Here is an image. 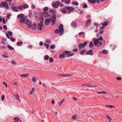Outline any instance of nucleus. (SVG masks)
<instances>
[{
  "label": "nucleus",
  "mask_w": 122,
  "mask_h": 122,
  "mask_svg": "<svg viewBox=\"0 0 122 122\" xmlns=\"http://www.w3.org/2000/svg\"><path fill=\"white\" fill-rule=\"evenodd\" d=\"M99 40L100 41H103V38L102 36H101L99 38L93 39V41L94 42V44L95 46H96L97 47H99L102 45V43L101 42H98Z\"/></svg>",
  "instance_id": "obj_1"
},
{
  "label": "nucleus",
  "mask_w": 122,
  "mask_h": 122,
  "mask_svg": "<svg viewBox=\"0 0 122 122\" xmlns=\"http://www.w3.org/2000/svg\"><path fill=\"white\" fill-rule=\"evenodd\" d=\"M1 4L2 6L4 8H5L6 10H8L9 8L7 2L6 1L1 2Z\"/></svg>",
  "instance_id": "obj_2"
},
{
  "label": "nucleus",
  "mask_w": 122,
  "mask_h": 122,
  "mask_svg": "<svg viewBox=\"0 0 122 122\" xmlns=\"http://www.w3.org/2000/svg\"><path fill=\"white\" fill-rule=\"evenodd\" d=\"M43 21H40V23L38 24L37 26V28L38 30H42V28L43 27Z\"/></svg>",
  "instance_id": "obj_3"
},
{
  "label": "nucleus",
  "mask_w": 122,
  "mask_h": 122,
  "mask_svg": "<svg viewBox=\"0 0 122 122\" xmlns=\"http://www.w3.org/2000/svg\"><path fill=\"white\" fill-rule=\"evenodd\" d=\"M59 29L61 32V33H59V35L61 36L63 34L64 31L63 25L61 24H60L59 26Z\"/></svg>",
  "instance_id": "obj_4"
},
{
  "label": "nucleus",
  "mask_w": 122,
  "mask_h": 122,
  "mask_svg": "<svg viewBox=\"0 0 122 122\" xmlns=\"http://www.w3.org/2000/svg\"><path fill=\"white\" fill-rule=\"evenodd\" d=\"M88 1L91 4H95L96 2L97 3H99L100 1L99 0H88Z\"/></svg>",
  "instance_id": "obj_5"
},
{
  "label": "nucleus",
  "mask_w": 122,
  "mask_h": 122,
  "mask_svg": "<svg viewBox=\"0 0 122 122\" xmlns=\"http://www.w3.org/2000/svg\"><path fill=\"white\" fill-rule=\"evenodd\" d=\"M10 8L14 12H18L19 11V10L17 9V8L16 6L13 7H10Z\"/></svg>",
  "instance_id": "obj_6"
},
{
  "label": "nucleus",
  "mask_w": 122,
  "mask_h": 122,
  "mask_svg": "<svg viewBox=\"0 0 122 122\" xmlns=\"http://www.w3.org/2000/svg\"><path fill=\"white\" fill-rule=\"evenodd\" d=\"M86 55H93V53L92 52V50L90 49L89 50L87 51L86 52Z\"/></svg>",
  "instance_id": "obj_7"
},
{
  "label": "nucleus",
  "mask_w": 122,
  "mask_h": 122,
  "mask_svg": "<svg viewBox=\"0 0 122 122\" xmlns=\"http://www.w3.org/2000/svg\"><path fill=\"white\" fill-rule=\"evenodd\" d=\"M64 8L67 10L71 11L73 10L74 9V8L72 7H68V6H65Z\"/></svg>",
  "instance_id": "obj_8"
},
{
  "label": "nucleus",
  "mask_w": 122,
  "mask_h": 122,
  "mask_svg": "<svg viewBox=\"0 0 122 122\" xmlns=\"http://www.w3.org/2000/svg\"><path fill=\"white\" fill-rule=\"evenodd\" d=\"M77 24L76 21H74L71 24V26L73 28H76L77 26Z\"/></svg>",
  "instance_id": "obj_9"
},
{
  "label": "nucleus",
  "mask_w": 122,
  "mask_h": 122,
  "mask_svg": "<svg viewBox=\"0 0 122 122\" xmlns=\"http://www.w3.org/2000/svg\"><path fill=\"white\" fill-rule=\"evenodd\" d=\"M50 18L48 19H47L45 20L44 23L46 25H48L50 24Z\"/></svg>",
  "instance_id": "obj_10"
},
{
  "label": "nucleus",
  "mask_w": 122,
  "mask_h": 122,
  "mask_svg": "<svg viewBox=\"0 0 122 122\" xmlns=\"http://www.w3.org/2000/svg\"><path fill=\"white\" fill-rule=\"evenodd\" d=\"M56 4L58 6V7L59 6L61 7H62L63 6V4L59 1H56Z\"/></svg>",
  "instance_id": "obj_11"
},
{
  "label": "nucleus",
  "mask_w": 122,
  "mask_h": 122,
  "mask_svg": "<svg viewBox=\"0 0 122 122\" xmlns=\"http://www.w3.org/2000/svg\"><path fill=\"white\" fill-rule=\"evenodd\" d=\"M36 23H34L32 25H31V26H30L31 27L32 29L33 30H35L36 28Z\"/></svg>",
  "instance_id": "obj_12"
},
{
  "label": "nucleus",
  "mask_w": 122,
  "mask_h": 122,
  "mask_svg": "<svg viewBox=\"0 0 122 122\" xmlns=\"http://www.w3.org/2000/svg\"><path fill=\"white\" fill-rule=\"evenodd\" d=\"M43 15L44 17H46L49 16L50 15L49 14L48 12H45L44 13Z\"/></svg>",
  "instance_id": "obj_13"
},
{
  "label": "nucleus",
  "mask_w": 122,
  "mask_h": 122,
  "mask_svg": "<svg viewBox=\"0 0 122 122\" xmlns=\"http://www.w3.org/2000/svg\"><path fill=\"white\" fill-rule=\"evenodd\" d=\"M52 6L54 7L55 8H58V6L57 5L56 2H53L52 3Z\"/></svg>",
  "instance_id": "obj_14"
},
{
  "label": "nucleus",
  "mask_w": 122,
  "mask_h": 122,
  "mask_svg": "<svg viewBox=\"0 0 122 122\" xmlns=\"http://www.w3.org/2000/svg\"><path fill=\"white\" fill-rule=\"evenodd\" d=\"M50 21H52L51 24L52 25H54L55 24V20L54 19H52L51 18H50Z\"/></svg>",
  "instance_id": "obj_15"
},
{
  "label": "nucleus",
  "mask_w": 122,
  "mask_h": 122,
  "mask_svg": "<svg viewBox=\"0 0 122 122\" xmlns=\"http://www.w3.org/2000/svg\"><path fill=\"white\" fill-rule=\"evenodd\" d=\"M25 18L23 17L21 18L20 20V22L21 23H23L25 22Z\"/></svg>",
  "instance_id": "obj_16"
},
{
  "label": "nucleus",
  "mask_w": 122,
  "mask_h": 122,
  "mask_svg": "<svg viewBox=\"0 0 122 122\" xmlns=\"http://www.w3.org/2000/svg\"><path fill=\"white\" fill-rule=\"evenodd\" d=\"M25 23L29 26V27H30V26H31V25L32 24L31 23L29 22L28 20H26Z\"/></svg>",
  "instance_id": "obj_17"
},
{
  "label": "nucleus",
  "mask_w": 122,
  "mask_h": 122,
  "mask_svg": "<svg viewBox=\"0 0 122 122\" xmlns=\"http://www.w3.org/2000/svg\"><path fill=\"white\" fill-rule=\"evenodd\" d=\"M24 16V15L23 14H21L18 15L17 16V18H21Z\"/></svg>",
  "instance_id": "obj_18"
},
{
  "label": "nucleus",
  "mask_w": 122,
  "mask_h": 122,
  "mask_svg": "<svg viewBox=\"0 0 122 122\" xmlns=\"http://www.w3.org/2000/svg\"><path fill=\"white\" fill-rule=\"evenodd\" d=\"M71 52L70 51H63V53L64 55H68V54L70 53Z\"/></svg>",
  "instance_id": "obj_19"
},
{
  "label": "nucleus",
  "mask_w": 122,
  "mask_h": 122,
  "mask_svg": "<svg viewBox=\"0 0 122 122\" xmlns=\"http://www.w3.org/2000/svg\"><path fill=\"white\" fill-rule=\"evenodd\" d=\"M65 3L68 5H69L70 3V0H65L64 1Z\"/></svg>",
  "instance_id": "obj_20"
},
{
  "label": "nucleus",
  "mask_w": 122,
  "mask_h": 122,
  "mask_svg": "<svg viewBox=\"0 0 122 122\" xmlns=\"http://www.w3.org/2000/svg\"><path fill=\"white\" fill-rule=\"evenodd\" d=\"M91 21V19H89L87 21L85 24L86 26H87L89 25V24L90 22Z\"/></svg>",
  "instance_id": "obj_21"
},
{
  "label": "nucleus",
  "mask_w": 122,
  "mask_h": 122,
  "mask_svg": "<svg viewBox=\"0 0 122 122\" xmlns=\"http://www.w3.org/2000/svg\"><path fill=\"white\" fill-rule=\"evenodd\" d=\"M49 12L50 13L54 14L56 13V11L55 10L53 9L50 10L49 11Z\"/></svg>",
  "instance_id": "obj_22"
},
{
  "label": "nucleus",
  "mask_w": 122,
  "mask_h": 122,
  "mask_svg": "<svg viewBox=\"0 0 122 122\" xmlns=\"http://www.w3.org/2000/svg\"><path fill=\"white\" fill-rule=\"evenodd\" d=\"M54 32L56 33H58L59 32L60 33L61 32L59 29H57L55 30Z\"/></svg>",
  "instance_id": "obj_23"
},
{
  "label": "nucleus",
  "mask_w": 122,
  "mask_h": 122,
  "mask_svg": "<svg viewBox=\"0 0 122 122\" xmlns=\"http://www.w3.org/2000/svg\"><path fill=\"white\" fill-rule=\"evenodd\" d=\"M29 75V74H23L21 75L20 76L23 77H27Z\"/></svg>",
  "instance_id": "obj_24"
},
{
  "label": "nucleus",
  "mask_w": 122,
  "mask_h": 122,
  "mask_svg": "<svg viewBox=\"0 0 122 122\" xmlns=\"http://www.w3.org/2000/svg\"><path fill=\"white\" fill-rule=\"evenodd\" d=\"M7 47L10 50H13L14 49V48L10 46L7 45Z\"/></svg>",
  "instance_id": "obj_25"
},
{
  "label": "nucleus",
  "mask_w": 122,
  "mask_h": 122,
  "mask_svg": "<svg viewBox=\"0 0 122 122\" xmlns=\"http://www.w3.org/2000/svg\"><path fill=\"white\" fill-rule=\"evenodd\" d=\"M65 57V55L63 54H61L59 56V57L61 58H63Z\"/></svg>",
  "instance_id": "obj_26"
},
{
  "label": "nucleus",
  "mask_w": 122,
  "mask_h": 122,
  "mask_svg": "<svg viewBox=\"0 0 122 122\" xmlns=\"http://www.w3.org/2000/svg\"><path fill=\"white\" fill-rule=\"evenodd\" d=\"M72 4L75 5H78V3L76 1H73L72 2Z\"/></svg>",
  "instance_id": "obj_27"
},
{
  "label": "nucleus",
  "mask_w": 122,
  "mask_h": 122,
  "mask_svg": "<svg viewBox=\"0 0 122 122\" xmlns=\"http://www.w3.org/2000/svg\"><path fill=\"white\" fill-rule=\"evenodd\" d=\"M79 50L81 49L82 47V43H81L79 44L78 46Z\"/></svg>",
  "instance_id": "obj_28"
},
{
  "label": "nucleus",
  "mask_w": 122,
  "mask_h": 122,
  "mask_svg": "<svg viewBox=\"0 0 122 122\" xmlns=\"http://www.w3.org/2000/svg\"><path fill=\"white\" fill-rule=\"evenodd\" d=\"M86 51V50L85 49H84L83 50L81 51L80 52V54L81 55H83Z\"/></svg>",
  "instance_id": "obj_29"
},
{
  "label": "nucleus",
  "mask_w": 122,
  "mask_h": 122,
  "mask_svg": "<svg viewBox=\"0 0 122 122\" xmlns=\"http://www.w3.org/2000/svg\"><path fill=\"white\" fill-rule=\"evenodd\" d=\"M17 7L18 9L20 11H21L23 10V7L21 6L20 5L18 6Z\"/></svg>",
  "instance_id": "obj_30"
},
{
  "label": "nucleus",
  "mask_w": 122,
  "mask_h": 122,
  "mask_svg": "<svg viewBox=\"0 0 122 122\" xmlns=\"http://www.w3.org/2000/svg\"><path fill=\"white\" fill-rule=\"evenodd\" d=\"M32 80L33 82H36V77H33Z\"/></svg>",
  "instance_id": "obj_31"
},
{
  "label": "nucleus",
  "mask_w": 122,
  "mask_h": 122,
  "mask_svg": "<svg viewBox=\"0 0 122 122\" xmlns=\"http://www.w3.org/2000/svg\"><path fill=\"white\" fill-rule=\"evenodd\" d=\"M49 56L47 55H45L44 57L45 60H48V59H49Z\"/></svg>",
  "instance_id": "obj_32"
},
{
  "label": "nucleus",
  "mask_w": 122,
  "mask_h": 122,
  "mask_svg": "<svg viewBox=\"0 0 122 122\" xmlns=\"http://www.w3.org/2000/svg\"><path fill=\"white\" fill-rule=\"evenodd\" d=\"M62 13L64 14H65L67 13V11L65 9H62L61 10Z\"/></svg>",
  "instance_id": "obj_33"
},
{
  "label": "nucleus",
  "mask_w": 122,
  "mask_h": 122,
  "mask_svg": "<svg viewBox=\"0 0 122 122\" xmlns=\"http://www.w3.org/2000/svg\"><path fill=\"white\" fill-rule=\"evenodd\" d=\"M23 7L25 9L28 8L29 7V6L28 5L25 4L23 5Z\"/></svg>",
  "instance_id": "obj_34"
},
{
  "label": "nucleus",
  "mask_w": 122,
  "mask_h": 122,
  "mask_svg": "<svg viewBox=\"0 0 122 122\" xmlns=\"http://www.w3.org/2000/svg\"><path fill=\"white\" fill-rule=\"evenodd\" d=\"M8 34L10 36H12V33L11 31H8L7 32Z\"/></svg>",
  "instance_id": "obj_35"
},
{
  "label": "nucleus",
  "mask_w": 122,
  "mask_h": 122,
  "mask_svg": "<svg viewBox=\"0 0 122 122\" xmlns=\"http://www.w3.org/2000/svg\"><path fill=\"white\" fill-rule=\"evenodd\" d=\"M102 51V53L104 54H107L108 53V51L105 49L103 50Z\"/></svg>",
  "instance_id": "obj_36"
},
{
  "label": "nucleus",
  "mask_w": 122,
  "mask_h": 122,
  "mask_svg": "<svg viewBox=\"0 0 122 122\" xmlns=\"http://www.w3.org/2000/svg\"><path fill=\"white\" fill-rule=\"evenodd\" d=\"M10 40L12 42H15L16 41V39L12 37H11L10 38Z\"/></svg>",
  "instance_id": "obj_37"
},
{
  "label": "nucleus",
  "mask_w": 122,
  "mask_h": 122,
  "mask_svg": "<svg viewBox=\"0 0 122 122\" xmlns=\"http://www.w3.org/2000/svg\"><path fill=\"white\" fill-rule=\"evenodd\" d=\"M23 42H18L17 43V45L18 46H20L22 44Z\"/></svg>",
  "instance_id": "obj_38"
},
{
  "label": "nucleus",
  "mask_w": 122,
  "mask_h": 122,
  "mask_svg": "<svg viewBox=\"0 0 122 122\" xmlns=\"http://www.w3.org/2000/svg\"><path fill=\"white\" fill-rule=\"evenodd\" d=\"M74 55V54L73 53H72L70 54L69 53L68 55H67V57L71 56H73Z\"/></svg>",
  "instance_id": "obj_39"
},
{
  "label": "nucleus",
  "mask_w": 122,
  "mask_h": 122,
  "mask_svg": "<svg viewBox=\"0 0 122 122\" xmlns=\"http://www.w3.org/2000/svg\"><path fill=\"white\" fill-rule=\"evenodd\" d=\"M97 93L98 94H101L102 93H103V94H105L106 93V92H105L104 91H101L100 92H98Z\"/></svg>",
  "instance_id": "obj_40"
},
{
  "label": "nucleus",
  "mask_w": 122,
  "mask_h": 122,
  "mask_svg": "<svg viewBox=\"0 0 122 122\" xmlns=\"http://www.w3.org/2000/svg\"><path fill=\"white\" fill-rule=\"evenodd\" d=\"M108 24L107 23L105 22L102 24V25L103 26H106Z\"/></svg>",
  "instance_id": "obj_41"
},
{
  "label": "nucleus",
  "mask_w": 122,
  "mask_h": 122,
  "mask_svg": "<svg viewBox=\"0 0 122 122\" xmlns=\"http://www.w3.org/2000/svg\"><path fill=\"white\" fill-rule=\"evenodd\" d=\"M29 18L30 19H32L33 18V16L32 15V13H30L29 14Z\"/></svg>",
  "instance_id": "obj_42"
},
{
  "label": "nucleus",
  "mask_w": 122,
  "mask_h": 122,
  "mask_svg": "<svg viewBox=\"0 0 122 122\" xmlns=\"http://www.w3.org/2000/svg\"><path fill=\"white\" fill-rule=\"evenodd\" d=\"M93 46V44L92 42H90L89 45V47H92Z\"/></svg>",
  "instance_id": "obj_43"
},
{
  "label": "nucleus",
  "mask_w": 122,
  "mask_h": 122,
  "mask_svg": "<svg viewBox=\"0 0 122 122\" xmlns=\"http://www.w3.org/2000/svg\"><path fill=\"white\" fill-rule=\"evenodd\" d=\"M85 33L83 32H81L79 33L78 34L79 35H84Z\"/></svg>",
  "instance_id": "obj_44"
},
{
  "label": "nucleus",
  "mask_w": 122,
  "mask_h": 122,
  "mask_svg": "<svg viewBox=\"0 0 122 122\" xmlns=\"http://www.w3.org/2000/svg\"><path fill=\"white\" fill-rule=\"evenodd\" d=\"M55 45L54 44H52L51 46V48L52 49H54L55 48Z\"/></svg>",
  "instance_id": "obj_45"
},
{
  "label": "nucleus",
  "mask_w": 122,
  "mask_h": 122,
  "mask_svg": "<svg viewBox=\"0 0 122 122\" xmlns=\"http://www.w3.org/2000/svg\"><path fill=\"white\" fill-rule=\"evenodd\" d=\"M88 6L86 4H83L82 5V7L83 8H87Z\"/></svg>",
  "instance_id": "obj_46"
},
{
  "label": "nucleus",
  "mask_w": 122,
  "mask_h": 122,
  "mask_svg": "<svg viewBox=\"0 0 122 122\" xmlns=\"http://www.w3.org/2000/svg\"><path fill=\"white\" fill-rule=\"evenodd\" d=\"M5 96L4 95H3L1 98V100L2 101H3L5 98Z\"/></svg>",
  "instance_id": "obj_47"
},
{
  "label": "nucleus",
  "mask_w": 122,
  "mask_h": 122,
  "mask_svg": "<svg viewBox=\"0 0 122 122\" xmlns=\"http://www.w3.org/2000/svg\"><path fill=\"white\" fill-rule=\"evenodd\" d=\"M49 61L50 62H52L53 61V59L51 57L49 59Z\"/></svg>",
  "instance_id": "obj_48"
},
{
  "label": "nucleus",
  "mask_w": 122,
  "mask_h": 122,
  "mask_svg": "<svg viewBox=\"0 0 122 122\" xmlns=\"http://www.w3.org/2000/svg\"><path fill=\"white\" fill-rule=\"evenodd\" d=\"M64 99H63L62 100L61 102H60L59 103V105L60 106L61 105L62 103H63V102H64Z\"/></svg>",
  "instance_id": "obj_49"
},
{
  "label": "nucleus",
  "mask_w": 122,
  "mask_h": 122,
  "mask_svg": "<svg viewBox=\"0 0 122 122\" xmlns=\"http://www.w3.org/2000/svg\"><path fill=\"white\" fill-rule=\"evenodd\" d=\"M2 57L4 58H6L8 57L9 56H6L3 54L2 55Z\"/></svg>",
  "instance_id": "obj_50"
},
{
  "label": "nucleus",
  "mask_w": 122,
  "mask_h": 122,
  "mask_svg": "<svg viewBox=\"0 0 122 122\" xmlns=\"http://www.w3.org/2000/svg\"><path fill=\"white\" fill-rule=\"evenodd\" d=\"M52 17L53 19H54L55 20L56 18V15L55 14H53L52 16Z\"/></svg>",
  "instance_id": "obj_51"
},
{
  "label": "nucleus",
  "mask_w": 122,
  "mask_h": 122,
  "mask_svg": "<svg viewBox=\"0 0 122 122\" xmlns=\"http://www.w3.org/2000/svg\"><path fill=\"white\" fill-rule=\"evenodd\" d=\"M44 45L47 49L49 47V45L48 44L45 43L44 44Z\"/></svg>",
  "instance_id": "obj_52"
},
{
  "label": "nucleus",
  "mask_w": 122,
  "mask_h": 122,
  "mask_svg": "<svg viewBox=\"0 0 122 122\" xmlns=\"http://www.w3.org/2000/svg\"><path fill=\"white\" fill-rule=\"evenodd\" d=\"M48 9V8L47 7H45L43 9L44 11H47Z\"/></svg>",
  "instance_id": "obj_53"
},
{
  "label": "nucleus",
  "mask_w": 122,
  "mask_h": 122,
  "mask_svg": "<svg viewBox=\"0 0 122 122\" xmlns=\"http://www.w3.org/2000/svg\"><path fill=\"white\" fill-rule=\"evenodd\" d=\"M87 42L86 41L84 42L83 44H82V48H84L85 46L87 44Z\"/></svg>",
  "instance_id": "obj_54"
},
{
  "label": "nucleus",
  "mask_w": 122,
  "mask_h": 122,
  "mask_svg": "<svg viewBox=\"0 0 122 122\" xmlns=\"http://www.w3.org/2000/svg\"><path fill=\"white\" fill-rule=\"evenodd\" d=\"M13 119L14 120H18V121L20 120L19 118L17 117H14V118Z\"/></svg>",
  "instance_id": "obj_55"
},
{
  "label": "nucleus",
  "mask_w": 122,
  "mask_h": 122,
  "mask_svg": "<svg viewBox=\"0 0 122 122\" xmlns=\"http://www.w3.org/2000/svg\"><path fill=\"white\" fill-rule=\"evenodd\" d=\"M107 118L108 119V120L109 121H110V122H111V120H112V119H111V118H110L107 115Z\"/></svg>",
  "instance_id": "obj_56"
},
{
  "label": "nucleus",
  "mask_w": 122,
  "mask_h": 122,
  "mask_svg": "<svg viewBox=\"0 0 122 122\" xmlns=\"http://www.w3.org/2000/svg\"><path fill=\"white\" fill-rule=\"evenodd\" d=\"M76 116L75 115L73 116L72 117V118L74 120H76Z\"/></svg>",
  "instance_id": "obj_57"
},
{
  "label": "nucleus",
  "mask_w": 122,
  "mask_h": 122,
  "mask_svg": "<svg viewBox=\"0 0 122 122\" xmlns=\"http://www.w3.org/2000/svg\"><path fill=\"white\" fill-rule=\"evenodd\" d=\"M15 98L17 99L18 100H19L20 99H19V96L18 95H17L15 96Z\"/></svg>",
  "instance_id": "obj_58"
},
{
  "label": "nucleus",
  "mask_w": 122,
  "mask_h": 122,
  "mask_svg": "<svg viewBox=\"0 0 122 122\" xmlns=\"http://www.w3.org/2000/svg\"><path fill=\"white\" fill-rule=\"evenodd\" d=\"M3 28L5 30H6L7 29V28L6 25H4L3 26Z\"/></svg>",
  "instance_id": "obj_59"
},
{
  "label": "nucleus",
  "mask_w": 122,
  "mask_h": 122,
  "mask_svg": "<svg viewBox=\"0 0 122 122\" xmlns=\"http://www.w3.org/2000/svg\"><path fill=\"white\" fill-rule=\"evenodd\" d=\"M3 85L5 86L6 87H7V84L5 82H4L3 83Z\"/></svg>",
  "instance_id": "obj_60"
},
{
  "label": "nucleus",
  "mask_w": 122,
  "mask_h": 122,
  "mask_svg": "<svg viewBox=\"0 0 122 122\" xmlns=\"http://www.w3.org/2000/svg\"><path fill=\"white\" fill-rule=\"evenodd\" d=\"M59 76H61L67 77V76H67V75L65 74H61Z\"/></svg>",
  "instance_id": "obj_61"
},
{
  "label": "nucleus",
  "mask_w": 122,
  "mask_h": 122,
  "mask_svg": "<svg viewBox=\"0 0 122 122\" xmlns=\"http://www.w3.org/2000/svg\"><path fill=\"white\" fill-rule=\"evenodd\" d=\"M8 2H10V5H11V4L12 0H5Z\"/></svg>",
  "instance_id": "obj_62"
},
{
  "label": "nucleus",
  "mask_w": 122,
  "mask_h": 122,
  "mask_svg": "<svg viewBox=\"0 0 122 122\" xmlns=\"http://www.w3.org/2000/svg\"><path fill=\"white\" fill-rule=\"evenodd\" d=\"M5 34L6 36L7 37V38L9 39H10V37L8 35V33H7L6 32L5 33Z\"/></svg>",
  "instance_id": "obj_63"
},
{
  "label": "nucleus",
  "mask_w": 122,
  "mask_h": 122,
  "mask_svg": "<svg viewBox=\"0 0 122 122\" xmlns=\"http://www.w3.org/2000/svg\"><path fill=\"white\" fill-rule=\"evenodd\" d=\"M2 19L3 23L4 24H5L6 22L5 18H3Z\"/></svg>",
  "instance_id": "obj_64"
}]
</instances>
